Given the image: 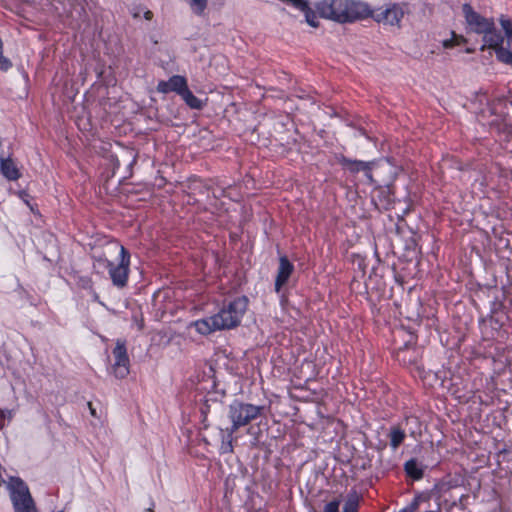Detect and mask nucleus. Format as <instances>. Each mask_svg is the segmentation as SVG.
I'll use <instances>...</instances> for the list:
<instances>
[{"label": "nucleus", "instance_id": "16", "mask_svg": "<svg viewBox=\"0 0 512 512\" xmlns=\"http://www.w3.org/2000/svg\"><path fill=\"white\" fill-rule=\"evenodd\" d=\"M180 96L185 101V103L192 109H201L202 101L198 99L187 87Z\"/></svg>", "mask_w": 512, "mask_h": 512}, {"label": "nucleus", "instance_id": "5", "mask_svg": "<svg viewBox=\"0 0 512 512\" xmlns=\"http://www.w3.org/2000/svg\"><path fill=\"white\" fill-rule=\"evenodd\" d=\"M264 410L263 406H256L250 403L235 401L229 406V418L232 422L231 428L227 429L229 436L240 427L249 424L259 417Z\"/></svg>", "mask_w": 512, "mask_h": 512}, {"label": "nucleus", "instance_id": "14", "mask_svg": "<svg viewBox=\"0 0 512 512\" xmlns=\"http://www.w3.org/2000/svg\"><path fill=\"white\" fill-rule=\"evenodd\" d=\"M1 172L8 180H17L20 177L19 170L11 159H1Z\"/></svg>", "mask_w": 512, "mask_h": 512}, {"label": "nucleus", "instance_id": "6", "mask_svg": "<svg viewBox=\"0 0 512 512\" xmlns=\"http://www.w3.org/2000/svg\"><path fill=\"white\" fill-rule=\"evenodd\" d=\"M129 263L130 255L127 250L120 246V262L118 265H114L112 262L105 258H95L94 267L103 266L109 269V274L113 284L119 288L124 287L127 284L129 274Z\"/></svg>", "mask_w": 512, "mask_h": 512}, {"label": "nucleus", "instance_id": "20", "mask_svg": "<svg viewBox=\"0 0 512 512\" xmlns=\"http://www.w3.org/2000/svg\"><path fill=\"white\" fill-rule=\"evenodd\" d=\"M0 418L1 419H5V418L11 419L12 418L11 411H9V410H0Z\"/></svg>", "mask_w": 512, "mask_h": 512}, {"label": "nucleus", "instance_id": "24", "mask_svg": "<svg viewBox=\"0 0 512 512\" xmlns=\"http://www.w3.org/2000/svg\"><path fill=\"white\" fill-rule=\"evenodd\" d=\"M93 298H94V300H98V295H97V293H95V292L93 293Z\"/></svg>", "mask_w": 512, "mask_h": 512}, {"label": "nucleus", "instance_id": "13", "mask_svg": "<svg viewBox=\"0 0 512 512\" xmlns=\"http://www.w3.org/2000/svg\"><path fill=\"white\" fill-rule=\"evenodd\" d=\"M187 87V81L183 76L174 75L167 81H160L157 90L161 93L173 91L180 95Z\"/></svg>", "mask_w": 512, "mask_h": 512}, {"label": "nucleus", "instance_id": "2", "mask_svg": "<svg viewBox=\"0 0 512 512\" xmlns=\"http://www.w3.org/2000/svg\"><path fill=\"white\" fill-rule=\"evenodd\" d=\"M316 10L321 17L338 23H352L372 14L368 4L355 0H322Z\"/></svg>", "mask_w": 512, "mask_h": 512}, {"label": "nucleus", "instance_id": "7", "mask_svg": "<svg viewBox=\"0 0 512 512\" xmlns=\"http://www.w3.org/2000/svg\"><path fill=\"white\" fill-rule=\"evenodd\" d=\"M406 13V4L392 3L377 10H372V14L369 17H372L376 22L383 25L400 28L402 19Z\"/></svg>", "mask_w": 512, "mask_h": 512}, {"label": "nucleus", "instance_id": "3", "mask_svg": "<svg viewBox=\"0 0 512 512\" xmlns=\"http://www.w3.org/2000/svg\"><path fill=\"white\" fill-rule=\"evenodd\" d=\"M462 11L470 29L477 34H483L484 44L481 47V51H484L486 48L490 49L491 46H496L502 42L501 33L496 30L492 18L481 16L467 3L463 5Z\"/></svg>", "mask_w": 512, "mask_h": 512}, {"label": "nucleus", "instance_id": "11", "mask_svg": "<svg viewBox=\"0 0 512 512\" xmlns=\"http://www.w3.org/2000/svg\"><path fill=\"white\" fill-rule=\"evenodd\" d=\"M360 496L356 491L348 494L347 500L344 504L342 512H358ZM339 500H334L327 503L324 507V512H339Z\"/></svg>", "mask_w": 512, "mask_h": 512}, {"label": "nucleus", "instance_id": "25", "mask_svg": "<svg viewBox=\"0 0 512 512\" xmlns=\"http://www.w3.org/2000/svg\"><path fill=\"white\" fill-rule=\"evenodd\" d=\"M146 512H153V510L149 508L146 510Z\"/></svg>", "mask_w": 512, "mask_h": 512}, {"label": "nucleus", "instance_id": "10", "mask_svg": "<svg viewBox=\"0 0 512 512\" xmlns=\"http://www.w3.org/2000/svg\"><path fill=\"white\" fill-rule=\"evenodd\" d=\"M339 163L349 172L351 173H358L360 171H363L365 173L366 178L369 180L370 183H373V176L371 173V169L373 166V162H364L360 160H351L347 157L342 156L339 159Z\"/></svg>", "mask_w": 512, "mask_h": 512}, {"label": "nucleus", "instance_id": "17", "mask_svg": "<svg viewBox=\"0 0 512 512\" xmlns=\"http://www.w3.org/2000/svg\"><path fill=\"white\" fill-rule=\"evenodd\" d=\"M405 439V432L399 427H393L390 432V446L395 450Z\"/></svg>", "mask_w": 512, "mask_h": 512}, {"label": "nucleus", "instance_id": "4", "mask_svg": "<svg viewBox=\"0 0 512 512\" xmlns=\"http://www.w3.org/2000/svg\"><path fill=\"white\" fill-rule=\"evenodd\" d=\"M7 489L15 512H38L29 488L23 480L17 477L10 478Z\"/></svg>", "mask_w": 512, "mask_h": 512}, {"label": "nucleus", "instance_id": "12", "mask_svg": "<svg viewBox=\"0 0 512 512\" xmlns=\"http://www.w3.org/2000/svg\"><path fill=\"white\" fill-rule=\"evenodd\" d=\"M294 271V265L289 261L286 256L279 258V267L275 279V290L279 292L281 288L287 283L291 274Z\"/></svg>", "mask_w": 512, "mask_h": 512}, {"label": "nucleus", "instance_id": "9", "mask_svg": "<svg viewBox=\"0 0 512 512\" xmlns=\"http://www.w3.org/2000/svg\"><path fill=\"white\" fill-rule=\"evenodd\" d=\"M112 354L115 360L112 367L113 373L115 377L123 379L129 374V358L125 342L122 340H117Z\"/></svg>", "mask_w": 512, "mask_h": 512}, {"label": "nucleus", "instance_id": "15", "mask_svg": "<svg viewBox=\"0 0 512 512\" xmlns=\"http://www.w3.org/2000/svg\"><path fill=\"white\" fill-rule=\"evenodd\" d=\"M405 471L414 480H419L423 477V467L416 459H410L405 463Z\"/></svg>", "mask_w": 512, "mask_h": 512}, {"label": "nucleus", "instance_id": "21", "mask_svg": "<svg viewBox=\"0 0 512 512\" xmlns=\"http://www.w3.org/2000/svg\"><path fill=\"white\" fill-rule=\"evenodd\" d=\"M144 17L146 20H151L153 17V13L150 10H148L145 12Z\"/></svg>", "mask_w": 512, "mask_h": 512}, {"label": "nucleus", "instance_id": "22", "mask_svg": "<svg viewBox=\"0 0 512 512\" xmlns=\"http://www.w3.org/2000/svg\"><path fill=\"white\" fill-rule=\"evenodd\" d=\"M84 287H88V288H91L92 287V282L90 279H87L85 280L84 282Z\"/></svg>", "mask_w": 512, "mask_h": 512}, {"label": "nucleus", "instance_id": "8", "mask_svg": "<svg viewBox=\"0 0 512 512\" xmlns=\"http://www.w3.org/2000/svg\"><path fill=\"white\" fill-rule=\"evenodd\" d=\"M499 21L505 37L501 35L502 42L496 46H491L490 49L495 51L499 61L505 64H512V20L501 16Z\"/></svg>", "mask_w": 512, "mask_h": 512}, {"label": "nucleus", "instance_id": "19", "mask_svg": "<svg viewBox=\"0 0 512 512\" xmlns=\"http://www.w3.org/2000/svg\"><path fill=\"white\" fill-rule=\"evenodd\" d=\"M192 11L198 15L202 14L207 6V0H186Z\"/></svg>", "mask_w": 512, "mask_h": 512}, {"label": "nucleus", "instance_id": "18", "mask_svg": "<svg viewBox=\"0 0 512 512\" xmlns=\"http://www.w3.org/2000/svg\"><path fill=\"white\" fill-rule=\"evenodd\" d=\"M465 42H466V39L463 36L457 35L455 32H452V37L450 39L444 40L442 42V45L445 49H452L455 46H458Z\"/></svg>", "mask_w": 512, "mask_h": 512}, {"label": "nucleus", "instance_id": "23", "mask_svg": "<svg viewBox=\"0 0 512 512\" xmlns=\"http://www.w3.org/2000/svg\"><path fill=\"white\" fill-rule=\"evenodd\" d=\"M3 427H4V419L0 418V429H2Z\"/></svg>", "mask_w": 512, "mask_h": 512}, {"label": "nucleus", "instance_id": "1", "mask_svg": "<svg viewBox=\"0 0 512 512\" xmlns=\"http://www.w3.org/2000/svg\"><path fill=\"white\" fill-rule=\"evenodd\" d=\"M247 306L248 299L245 296L238 297L224 306L217 314L195 321L193 326L202 335L210 334L216 330L234 328L239 325Z\"/></svg>", "mask_w": 512, "mask_h": 512}]
</instances>
